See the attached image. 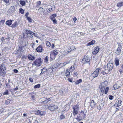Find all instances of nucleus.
I'll return each instance as SVG.
<instances>
[{
    "mask_svg": "<svg viewBox=\"0 0 123 123\" xmlns=\"http://www.w3.org/2000/svg\"><path fill=\"white\" fill-rule=\"evenodd\" d=\"M113 63H108L107 65L105 66L104 67L105 74H108L109 72L113 69Z\"/></svg>",
    "mask_w": 123,
    "mask_h": 123,
    "instance_id": "1",
    "label": "nucleus"
},
{
    "mask_svg": "<svg viewBox=\"0 0 123 123\" xmlns=\"http://www.w3.org/2000/svg\"><path fill=\"white\" fill-rule=\"evenodd\" d=\"M108 82L106 80L104 82L101 83L99 86V89L101 91L100 92L101 94L103 95L104 93V92L105 90V88L107 85Z\"/></svg>",
    "mask_w": 123,
    "mask_h": 123,
    "instance_id": "2",
    "label": "nucleus"
},
{
    "mask_svg": "<svg viewBox=\"0 0 123 123\" xmlns=\"http://www.w3.org/2000/svg\"><path fill=\"white\" fill-rule=\"evenodd\" d=\"M79 108V106L78 104L73 107V114L75 116L78 113Z\"/></svg>",
    "mask_w": 123,
    "mask_h": 123,
    "instance_id": "3",
    "label": "nucleus"
},
{
    "mask_svg": "<svg viewBox=\"0 0 123 123\" xmlns=\"http://www.w3.org/2000/svg\"><path fill=\"white\" fill-rule=\"evenodd\" d=\"M86 115V114H85L83 111H81L79 115L77 116L76 119L78 121H80L85 118Z\"/></svg>",
    "mask_w": 123,
    "mask_h": 123,
    "instance_id": "4",
    "label": "nucleus"
},
{
    "mask_svg": "<svg viewBox=\"0 0 123 123\" xmlns=\"http://www.w3.org/2000/svg\"><path fill=\"white\" fill-rule=\"evenodd\" d=\"M42 63V61L41 60V58H39L38 59L35 60L32 64L33 66L35 65L37 66H40Z\"/></svg>",
    "mask_w": 123,
    "mask_h": 123,
    "instance_id": "5",
    "label": "nucleus"
},
{
    "mask_svg": "<svg viewBox=\"0 0 123 123\" xmlns=\"http://www.w3.org/2000/svg\"><path fill=\"white\" fill-rule=\"evenodd\" d=\"M99 70H101L100 68H97L96 70L92 74L90 77L92 78H93V79L97 77L98 76L99 71Z\"/></svg>",
    "mask_w": 123,
    "mask_h": 123,
    "instance_id": "6",
    "label": "nucleus"
},
{
    "mask_svg": "<svg viewBox=\"0 0 123 123\" xmlns=\"http://www.w3.org/2000/svg\"><path fill=\"white\" fill-rule=\"evenodd\" d=\"M58 107V106L56 105H50L48 107V109L52 111L56 110Z\"/></svg>",
    "mask_w": 123,
    "mask_h": 123,
    "instance_id": "7",
    "label": "nucleus"
},
{
    "mask_svg": "<svg viewBox=\"0 0 123 123\" xmlns=\"http://www.w3.org/2000/svg\"><path fill=\"white\" fill-rule=\"evenodd\" d=\"M52 98H50L48 99L45 98H42V101L41 102L44 104L47 103L49 101L51 100Z\"/></svg>",
    "mask_w": 123,
    "mask_h": 123,
    "instance_id": "8",
    "label": "nucleus"
},
{
    "mask_svg": "<svg viewBox=\"0 0 123 123\" xmlns=\"http://www.w3.org/2000/svg\"><path fill=\"white\" fill-rule=\"evenodd\" d=\"M99 47L98 46L96 47L94 49V50L92 52L93 55H95L99 51Z\"/></svg>",
    "mask_w": 123,
    "mask_h": 123,
    "instance_id": "9",
    "label": "nucleus"
},
{
    "mask_svg": "<svg viewBox=\"0 0 123 123\" xmlns=\"http://www.w3.org/2000/svg\"><path fill=\"white\" fill-rule=\"evenodd\" d=\"M122 48L121 44H120L118 46V47L117 48L116 51V53L117 55H119L121 52V49Z\"/></svg>",
    "mask_w": 123,
    "mask_h": 123,
    "instance_id": "10",
    "label": "nucleus"
},
{
    "mask_svg": "<svg viewBox=\"0 0 123 123\" xmlns=\"http://www.w3.org/2000/svg\"><path fill=\"white\" fill-rule=\"evenodd\" d=\"M26 34L28 36L30 35L31 37V38H32L33 37L32 35L34 34V32L29 30H26Z\"/></svg>",
    "mask_w": 123,
    "mask_h": 123,
    "instance_id": "11",
    "label": "nucleus"
},
{
    "mask_svg": "<svg viewBox=\"0 0 123 123\" xmlns=\"http://www.w3.org/2000/svg\"><path fill=\"white\" fill-rule=\"evenodd\" d=\"M43 49L42 46L41 45H39L36 49L37 52H42L43 51Z\"/></svg>",
    "mask_w": 123,
    "mask_h": 123,
    "instance_id": "12",
    "label": "nucleus"
},
{
    "mask_svg": "<svg viewBox=\"0 0 123 123\" xmlns=\"http://www.w3.org/2000/svg\"><path fill=\"white\" fill-rule=\"evenodd\" d=\"M122 101L120 99H118L114 105H117L121 106L122 105Z\"/></svg>",
    "mask_w": 123,
    "mask_h": 123,
    "instance_id": "13",
    "label": "nucleus"
},
{
    "mask_svg": "<svg viewBox=\"0 0 123 123\" xmlns=\"http://www.w3.org/2000/svg\"><path fill=\"white\" fill-rule=\"evenodd\" d=\"M45 112L44 111H41L39 110L37 112V113H36L37 114L39 115H40L42 116L44 115Z\"/></svg>",
    "mask_w": 123,
    "mask_h": 123,
    "instance_id": "14",
    "label": "nucleus"
},
{
    "mask_svg": "<svg viewBox=\"0 0 123 123\" xmlns=\"http://www.w3.org/2000/svg\"><path fill=\"white\" fill-rule=\"evenodd\" d=\"M28 57L30 60L33 61L34 60L35 58V56L32 55H29L28 56Z\"/></svg>",
    "mask_w": 123,
    "mask_h": 123,
    "instance_id": "15",
    "label": "nucleus"
},
{
    "mask_svg": "<svg viewBox=\"0 0 123 123\" xmlns=\"http://www.w3.org/2000/svg\"><path fill=\"white\" fill-rule=\"evenodd\" d=\"M96 104L94 102V100H92L91 101L90 104V106L92 108H94L96 105Z\"/></svg>",
    "mask_w": 123,
    "mask_h": 123,
    "instance_id": "16",
    "label": "nucleus"
},
{
    "mask_svg": "<svg viewBox=\"0 0 123 123\" xmlns=\"http://www.w3.org/2000/svg\"><path fill=\"white\" fill-rule=\"evenodd\" d=\"M10 13H12L15 10L14 7V6H11L10 7V9L8 10Z\"/></svg>",
    "mask_w": 123,
    "mask_h": 123,
    "instance_id": "17",
    "label": "nucleus"
},
{
    "mask_svg": "<svg viewBox=\"0 0 123 123\" xmlns=\"http://www.w3.org/2000/svg\"><path fill=\"white\" fill-rule=\"evenodd\" d=\"M90 57L88 56H87L85 58V61L86 62H89L90 61Z\"/></svg>",
    "mask_w": 123,
    "mask_h": 123,
    "instance_id": "18",
    "label": "nucleus"
},
{
    "mask_svg": "<svg viewBox=\"0 0 123 123\" xmlns=\"http://www.w3.org/2000/svg\"><path fill=\"white\" fill-rule=\"evenodd\" d=\"M56 56L53 54V53H51L50 54V58L52 60H54Z\"/></svg>",
    "mask_w": 123,
    "mask_h": 123,
    "instance_id": "19",
    "label": "nucleus"
},
{
    "mask_svg": "<svg viewBox=\"0 0 123 123\" xmlns=\"http://www.w3.org/2000/svg\"><path fill=\"white\" fill-rule=\"evenodd\" d=\"M95 42V41L94 40H93L91 42L88 43L87 44V46H90L93 45L94 44Z\"/></svg>",
    "mask_w": 123,
    "mask_h": 123,
    "instance_id": "20",
    "label": "nucleus"
},
{
    "mask_svg": "<svg viewBox=\"0 0 123 123\" xmlns=\"http://www.w3.org/2000/svg\"><path fill=\"white\" fill-rule=\"evenodd\" d=\"M12 21L11 20H8L6 21V23L7 25H10L12 24Z\"/></svg>",
    "mask_w": 123,
    "mask_h": 123,
    "instance_id": "21",
    "label": "nucleus"
},
{
    "mask_svg": "<svg viewBox=\"0 0 123 123\" xmlns=\"http://www.w3.org/2000/svg\"><path fill=\"white\" fill-rule=\"evenodd\" d=\"M23 49L22 47L20 46H19V48L17 50V53H18L19 52L20 53L23 51Z\"/></svg>",
    "mask_w": 123,
    "mask_h": 123,
    "instance_id": "22",
    "label": "nucleus"
},
{
    "mask_svg": "<svg viewBox=\"0 0 123 123\" xmlns=\"http://www.w3.org/2000/svg\"><path fill=\"white\" fill-rule=\"evenodd\" d=\"M20 4L22 6H25L26 4L25 2L23 0H20L19 1Z\"/></svg>",
    "mask_w": 123,
    "mask_h": 123,
    "instance_id": "23",
    "label": "nucleus"
},
{
    "mask_svg": "<svg viewBox=\"0 0 123 123\" xmlns=\"http://www.w3.org/2000/svg\"><path fill=\"white\" fill-rule=\"evenodd\" d=\"M117 6L118 7H121L123 6V2H120L117 4Z\"/></svg>",
    "mask_w": 123,
    "mask_h": 123,
    "instance_id": "24",
    "label": "nucleus"
},
{
    "mask_svg": "<svg viewBox=\"0 0 123 123\" xmlns=\"http://www.w3.org/2000/svg\"><path fill=\"white\" fill-rule=\"evenodd\" d=\"M115 63L116 65L117 66L119 64L118 59L117 58H116Z\"/></svg>",
    "mask_w": 123,
    "mask_h": 123,
    "instance_id": "25",
    "label": "nucleus"
},
{
    "mask_svg": "<svg viewBox=\"0 0 123 123\" xmlns=\"http://www.w3.org/2000/svg\"><path fill=\"white\" fill-rule=\"evenodd\" d=\"M109 88L108 87H106L105 88V90L104 92L105 94H107L108 92V91L109 90Z\"/></svg>",
    "mask_w": 123,
    "mask_h": 123,
    "instance_id": "26",
    "label": "nucleus"
},
{
    "mask_svg": "<svg viewBox=\"0 0 123 123\" xmlns=\"http://www.w3.org/2000/svg\"><path fill=\"white\" fill-rule=\"evenodd\" d=\"M58 51L57 50H55L53 51L51 53L55 55V56L56 55L58 54Z\"/></svg>",
    "mask_w": 123,
    "mask_h": 123,
    "instance_id": "27",
    "label": "nucleus"
},
{
    "mask_svg": "<svg viewBox=\"0 0 123 123\" xmlns=\"http://www.w3.org/2000/svg\"><path fill=\"white\" fill-rule=\"evenodd\" d=\"M82 81V80L81 79H80L79 80H78L76 82V81H74V83L76 84H79Z\"/></svg>",
    "mask_w": 123,
    "mask_h": 123,
    "instance_id": "28",
    "label": "nucleus"
},
{
    "mask_svg": "<svg viewBox=\"0 0 123 123\" xmlns=\"http://www.w3.org/2000/svg\"><path fill=\"white\" fill-rule=\"evenodd\" d=\"M119 87L118 85L117 84H115L113 86V88L114 90L117 89Z\"/></svg>",
    "mask_w": 123,
    "mask_h": 123,
    "instance_id": "29",
    "label": "nucleus"
},
{
    "mask_svg": "<svg viewBox=\"0 0 123 123\" xmlns=\"http://www.w3.org/2000/svg\"><path fill=\"white\" fill-rule=\"evenodd\" d=\"M70 49L69 51H68V52L69 53L71 51H72L75 49V47L73 46H72L70 47Z\"/></svg>",
    "mask_w": 123,
    "mask_h": 123,
    "instance_id": "30",
    "label": "nucleus"
},
{
    "mask_svg": "<svg viewBox=\"0 0 123 123\" xmlns=\"http://www.w3.org/2000/svg\"><path fill=\"white\" fill-rule=\"evenodd\" d=\"M18 24V23L16 21L15 22L14 24H12V26L13 27H16L17 26Z\"/></svg>",
    "mask_w": 123,
    "mask_h": 123,
    "instance_id": "31",
    "label": "nucleus"
},
{
    "mask_svg": "<svg viewBox=\"0 0 123 123\" xmlns=\"http://www.w3.org/2000/svg\"><path fill=\"white\" fill-rule=\"evenodd\" d=\"M70 74V73L69 72V70L68 69H67L66 70V72L65 73V75L67 76H68V75Z\"/></svg>",
    "mask_w": 123,
    "mask_h": 123,
    "instance_id": "32",
    "label": "nucleus"
},
{
    "mask_svg": "<svg viewBox=\"0 0 123 123\" xmlns=\"http://www.w3.org/2000/svg\"><path fill=\"white\" fill-rule=\"evenodd\" d=\"M40 84H38L35 85L34 86V88H38L40 87Z\"/></svg>",
    "mask_w": 123,
    "mask_h": 123,
    "instance_id": "33",
    "label": "nucleus"
},
{
    "mask_svg": "<svg viewBox=\"0 0 123 123\" xmlns=\"http://www.w3.org/2000/svg\"><path fill=\"white\" fill-rule=\"evenodd\" d=\"M6 3V5H8L10 4L9 1V0H3Z\"/></svg>",
    "mask_w": 123,
    "mask_h": 123,
    "instance_id": "34",
    "label": "nucleus"
},
{
    "mask_svg": "<svg viewBox=\"0 0 123 123\" xmlns=\"http://www.w3.org/2000/svg\"><path fill=\"white\" fill-rule=\"evenodd\" d=\"M65 118V117L63 115H61L60 116V119L62 120L64 119Z\"/></svg>",
    "mask_w": 123,
    "mask_h": 123,
    "instance_id": "35",
    "label": "nucleus"
},
{
    "mask_svg": "<svg viewBox=\"0 0 123 123\" xmlns=\"http://www.w3.org/2000/svg\"><path fill=\"white\" fill-rule=\"evenodd\" d=\"M56 14H52L51 15V16H50L51 18H55L56 17Z\"/></svg>",
    "mask_w": 123,
    "mask_h": 123,
    "instance_id": "36",
    "label": "nucleus"
},
{
    "mask_svg": "<svg viewBox=\"0 0 123 123\" xmlns=\"http://www.w3.org/2000/svg\"><path fill=\"white\" fill-rule=\"evenodd\" d=\"M44 10L43 8L40 7L38 9V11L40 12H42Z\"/></svg>",
    "mask_w": 123,
    "mask_h": 123,
    "instance_id": "37",
    "label": "nucleus"
},
{
    "mask_svg": "<svg viewBox=\"0 0 123 123\" xmlns=\"http://www.w3.org/2000/svg\"><path fill=\"white\" fill-rule=\"evenodd\" d=\"M26 18L30 22H31L32 21V19L30 17H27Z\"/></svg>",
    "mask_w": 123,
    "mask_h": 123,
    "instance_id": "38",
    "label": "nucleus"
},
{
    "mask_svg": "<svg viewBox=\"0 0 123 123\" xmlns=\"http://www.w3.org/2000/svg\"><path fill=\"white\" fill-rule=\"evenodd\" d=\"M32 121L33 123H38V122L37 120H36L34 119H33Z\"/></svg>",
    "mask_w": 123,
    "mask_h": 123,
    "instance_id": "39",
    "label": "nucleus"
},
{
    "mask_svg": "<svg viewBox=\"0 0 123 123\" xmlns=\"http://www.w3.org/2000/svg\"><path fill=\"white\" fill-rule=\"evenodd\" d=\"M46 44L47 46H48L49 47L50 46H51L50 43L49 41H47L46 42Z\"/></svg>",
    "mask_w": 123,
    "mask_h": 123,
    "instance_id": "40",
    "label": "nucleus"
},
{
    "mask_svg": "<svg viewBox=\"0 0 123 123\" xmlns=\"http://www.w3.org/2000/svg\"><path fill=\"white\" fill-rule=\"evenodd\" d=\"M20 12L22 14H23L24 12V10L22 8H20L19 9Z\"/></svg>",
    "mask_w": 123,
    "mask_h": 123,
    "instance_id": "41",
    "label": "nucleus"
},
{
    "mask_svg": "<svg viewBox=\"0 0 123 123\" xmlns=\"http://www.w3.org/2000/svg\"><path fill=\"white\" fill-rule=\"evenodd\" d=\"M51 20H52L54 23L56 24L57 23V21L56 20L55 18H51Z\"/></svg>",
    "mask_w": 123,
    "mask_h": 123,
    "instance_id": "42",
    "label": "nucleus"
},
{
    "mask_svg": "<svg viewBox=\"0 0 123 123\" xmlns=\"http://www.w3.org/2000/svg\"><path fill=\"white\" fill-rule=\"evenodd\" d=\"M10 101H11L9 99L7 100L6 102V104L7 105L9 104L10 103Z\"/></svg>",
    "mask_w": 123,
    "mask_h": 123,
    "instance_id": "43",
    "label": "nucleus"
},
{
    "mask_svg": "<svg viewBox=\"0 0 123 123\" xmlns=\"http://www.w3.org/2000/svg\"><path fill=\"white\" fill-rule=\"evenodd\" d=\"M74 68L73 66H71L70 68V70L69 71H73L74 70Z\"/></svg>",
    "mask_w": 123,
    "mask_h": 123,
    "instance_id": "44",
    "label": "nucleus"
},
{
    "mask_svg": "<svg viewBox=\"0 0 123 123\" xmlns=\"http://www.w3.org/2000/svg\"><path fill=\"white\" fill-rule=\"evenodd\" d=\"M113 98L114 97L112 95H111L109 96V98L110 100H112Z\"/></svg>",
    "mask_w": 123,
    "mask_h": 123,
    "instance_id": "45",
    "label": "nucleus"
},
{
    "mask_svg": "<svg viewBox=\"0 0 123 123\" xmlns=\"http://www.w3.org/2000/svg\"><path fill=\"white\" fill-rule=\"evenodd\" d=\"M44 70V68H43V69H41L42 71L40 74V75H41L42 74H43L44 73V72H45V70Z\"/></svg>",
    "mask_w": 123,
    "mask_h": 123,
    "instance_id": "46",
    "label": "nucleus"
},
{
    "mask_svg": "<svg viewBox=\"0 0 123 123\" xmlns=\"http://www.w3.org/2000/svg\"><path fill=\"white\" fill-rule=\"evenodd\" d=\"M44 61L45 62H47L48 61V56H46V57L44 59Z\"/></svg>",
    "mask_w": 123,
    "mask_h": 123,
    "instance_id": "47",
    "label": "nucleus"
},
{
    "mask_svg": "<svg viewBox=\"0 0 123 123\" xmlns=\"http://www.w3.org/2000/svg\"><path fill=\"white\" fill-rule=\"evenodd\" d=\"M69 62L68 61H67V62H64L63 63V66H64L66 65L67 64H68Z\"/></svg>",
    "mask_w": 123,
    "mask_h": 123,
    "instance_id": "48",
    "label": "nucleus"
},
{
    "mask_svg": "<svg viewBox=\"0 0 123 123\" xmlns=\"http://www.w3.org/2000/svg\"><path fill=\"white\" fill-rule=\"evenodd\" d=\"M8 91L7 90H6L5 92H4L3 93L4 95H8Z\"/></svg>",
    "mask_w": 123,
    "mask_h": 123,
    "instance_id": "49",
    "label": "nucleus"
},
{
    "mask_svg": "<svg viewBox=\"0 0 123 123\" xmlns=\"http://www.w3.org/2000/svg\"><path fill=\"white\" fill-rule=\"evenodd\" d=\"M41 4V1H38L37 3V6H39V5H40Z\"/></svg>",
    "mask_w": 123,
    "mask_h": 123,
    "instance_id": "50",
    "label": "nucleus"
},
{
    "mask_svg": "<svg viewBox=\"0 0 123 123\" xmlns=\"http://www.w3.org/2000/svg\"><path fill=\"white\" fill-rule=\"evenodd\" d=\"M5 22V21L4 20H1L0 21V24H1L2 23V24H3L4 22Z\"/></svg>",
    "mask_w": 123,
    "mask_h": 123,
    "instance_id": "51",
    "label": "nucleus"
},
{
    "mask_svg": "<svg viewBox=\"0 0 123 123\" xmlns=\"http://www.w3.org/2000/svg\"><path fill=\"white\" fill-rule=\"evenodd\" d=\"M29 80L31 82H33V79L31 78H29Z\"/></svg>",
    "mask_w": 123,
    "mask_h": 123,
    "instance_id": "52",
    "label": "nucleus"
},
{
    "mask_svg": "<svg viewBox=\"0 0 123 123\" xmlns=\"http://www.w3.org/2000/svg\"><path fill=\"white\" fill-rule=\"evenodd\" d=\"M29 14V13L28 12L25 15V16H26V18H27V17H28V16Z\"/></svg>",
    "mask_w": 123,
    "mask_h": 123,
    "instance_id": "53",
    "label": "nucleus"
},
{
    "mask_svg": "<svg viewBox=\"0 0 123 123\" xmlns=\"http://www.w3.org/2000/svg\"><path fill=\"white\" fill-rule=\"evenodd\" d=\"M101 107L99 105L97 107V108L99 110H100L101 108Z\"/></svg>",
    "mask_w": 123,
    "mask_h": 123,
    "instance_id": "54",
    "label": "nucleus"
},
{
    "mask_svg": "<svg viewBox=\"0 0 123 123\" xmlns=\"http://www.w3.org/2000/svg\"><path fill=\"white\" fill-rule=\"evenodd\" d=\"M14 72L17 73L18 72V71L16 69H14Z\"/></svg>",
    "mask_w": 123,
    "mask_h": 123,
    "instance_id": "55",
    "label": "nucleus"
},
{
    "mask_svg": "<svg viewBox=\"0 0 123 123\" xmlns=\"http://www.w3.org/2000/svg\"><path fill=\"white\" fill-rule=\"evenodd\" d=\"M116 106V108L117 109V110H118L119 109V105H115Z\"/></svg>",
    "mask_w": 123,
    "mask_h": 123,
    "instance_id": "56",
    "label": "nucleus"
},
{
    "mask_svg": "<svg viewBox=\"0 0 123 123\" xmlns=\"http://www.w3.org/2000/svg\"><path fill=\"white\" fill-rule=\"evenodd\" d=\"M101 105H102V106H104V102H102V101H101Z\"/></svg>",
    "mask_w": 123,
    "mask_h": 123,
    "instance_id": "57",
    "label": "nucleus"
},
{
    "mask_svg": "<svg viewBox=\"0 0 123 123\" xmlns=\"http://www.w3.org/2000/svg\"><path fill=\"white\" fill-rule=\"evenodd\" d=\"M51 47L52 48H53L54 47V44L52 43L51 46Z\"/></svg>",
    "mask_w": 123,
    "mask_h": 123,
    "instance_id": "58",
    "label": "nucleus"
},
{
    "mask_svg": "<svg viewBox=\"0 0 123 123\" xmlns=\"http://www.w3.org/2000/svg\"><path fill=\"white\" fill-rule=\"evenodd\" d=\"M105 71L104 72L103 71L101 73V74H103V75H105Z\"/></svg>",
    "mask_w": 123,
    "mask_h": 123,
    "instance_id": "59",
    "label": "nucleus"
},
{
    "mask_svg": "<svg viewBox=\"0 0 123 123\" xmlns=\"http://www.w3.org/2000/svg\"><path fill=\"white\" fill-rule=\"evenodd\" d=\"M119 72H120L121 73H122L123 72V71L122 70L120 69L119 71Z\"/></svg>",
    "mask_w": 123,
    "mask_h": 123,
    "instance_id": "60",
    "label": "nucleus"
},
{
    "mask_svg": "<svg viewBox=\"0 0 123 123\" xmlns=\"http://www.w3.org/2000/svg\"><path fill=\"white\" fill-rule=\"evenodd\" d=\"M4 37H2L1 39V41L3 42V41H4Z\"/></svg>",
    "mask_w": 123,
    "mask_h": 123,
    "instance_id": "61",
    "label": "nucleus"
},
{
    "mask_svg": "<svg viewBox=\"0 0 123 123\" xmlns=\"http://www.w3.org/2000/svg\"><path fill=\"white\" fill-rule=\"evenodd\" d=\"M73 20H74L75 21L77 20V19L76 17H74L73 18Z\"/></svg>",
    "mask_w": 123,
    "mask_h": 123,
    "instance_id": "62",
    "label": "nucleus"
},
{
    "mask_svg": "<svg viewBox=\"0 0 123 123\" xmlns=\"http://www.w3.org/2000/svg\"><path fill=\"white\" fill-rule=\"evenodd\" d=\"M68 80L70 82H72V80L70 78H69L68 79Z\"/></svg>",
    "mask_w": 123,
    "mask_h": 123,
    "instance_id": "63",
    "label": "nucleus"
},
{
    "mask_svg": "<svg viewBox=\"0 0 123 123\" xmlns=\"http://www.w3.org/2000/svg\"><path fill=\"white\" fill-rule=\"evenodd\" d=\"M18 89V88L17 87L15 88L14 90V91H16V90H17Z\"/></svg>",
    "mask_w": 123,
    "mask_h": 123,
    "instance_id": "64",
    "label": "nucleus"
}]
</instances>
